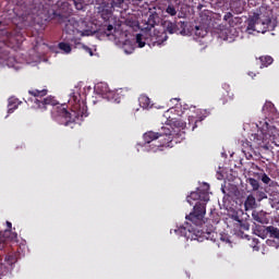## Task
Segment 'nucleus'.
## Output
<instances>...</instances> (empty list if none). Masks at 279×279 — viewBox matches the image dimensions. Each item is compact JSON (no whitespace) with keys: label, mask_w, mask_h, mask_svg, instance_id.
<instances>
[{"label":"nucleus","mask_w":279,"mask_h":279,"mask_svg":"<svg viewBox=\"0 0 279 279\" xmlns=\"http://www.w3.org/2000/svg\"><path fill=\"white\" fill-rule=\"evenodd\" d=\"M260 180L264 184H269L271 182V178H269V175H267V173H262Z\"/></svg>","instance_id":"c756f323"},{"label":"nucleus","mask_w":279,"mask_h":279,"mask_svg":"<svg viewBox=\"0 0 279 279\" xmlns=\"http://www.w3.org/2000/svg\"><path fill=\"white\" fill-rule=\"evenodd\" d=\"M207 117H210V110L208 109L198 110L197 117H193V116L189 117L187 129L194 132L196 128H199V125H202V121H204V119H206Z\"/></svg>","instance_id":"6e6552de"},{"label":"nucleus","mask_w":279,"mask_h":279,"mask_svg":"<svg viewBox=\"0 0 279 279\" xmlns=\"http://www.w3.org/2000/svg\"><path fill=\"white\" fill-rule=\"evenodd\" d=\"M138 104L141 108H144V109L151 108V99H149L146 95L140 96Z\"/></svg>","instance_id":"2eb2a0df"},{"label":"nucleus","mask_w":279,"mask_h":279,"mask_svg":"<svg viewBox=\"0 0 279 279\" xmlns=\"http://www.w3.org/2000/svg\"><path fill=\"white\" fill-rule=\"evenodd\" d=\"M262 134L275 146L279 147V129L268 124L267 122L264 123L262 126Z\"/></svg>","instance_id":"0eeeda50"},{"label":"nucleus","mask_w":279,"mask_h":279,"mask_svg":"<svg viewBox=\"0 0 279 279\" xmlns=\"http://www.w3.org/2000/svg\"><path fill=\"white\" fill-rule=\"evenodd\" d=\"M69 104L71 105V112L64 107L57 108V121L61 125L73 128L75 121H82L84 117H88V107L86 101L82 100V94L78 89L72 90Z\"/></svg>","instance_id":"f257e3e1"},{"label":"nucleus","mask_w":279,"mask_h":279,"mask_svg":"<svg viewBox=\"0 0 279 279\" xmlns=\"http://www.w3.org/2000/svg\"><path fill=\"white\" fill-rule=\"evenodd\" d=\"M232 17L233 15L230 12H228L225 14L223 21H228L230 23L232 21Z\"/></svg>","instance_id":"473e14b6"},{"label":"nucleus","mask_w":279,"mask_h":279,"mask_svg":"<svg viewBox=\"0 0 279 279\" xmlns=\"http://www.w3.org/2000/svg\"><path fill=\"white\" fill-rule=\"evenodd\" d=\"M53 19L58 21L62 25V23H65L63 31L65 34H69L70 36H77V34H81V36H84V29L82 26L84 25V22H77L74 17H68L63 14L53 13Z\"/></svg>","instance_id":"423d86ee"},{"label":"nucleus","mask_w":279,"mask_h":279,"mask_svg":"<svg viewBox=\"0 0 279 279\" xmlns=\"http://www.w3.org/2000/svg\"><path fill=\"white\" fill-rule=\"evenodd\" d=\"M125 47H128V44H124V46H123L125 53H132V51H134V47H131L130 50H128V48H125Z\"/></svg>","instance_id":"72a5a7b5"},{"label":"nucleus","mask_w":279,"mask_h":279,"mask_svg":"<svg viewBox=\"0 0 279 279\" xmlns=\"http://www.w3.org/2000/svg\"><path fill=\"white\" fill-rule=\"evenodd\" d=\"M144 142L149 145V143H154V141L160 140L159 145H155L150 151L154 154L158 151H162V147H173V131H171V126L166 124L161 126L158 132L148 131L143 135Z\"/></svg>","instance_id":"20e7f679"},{"label":"nucleus","mask_w":279,"mask_h":279,"mask_svg":"<svg viewBox=\"0 0 279 279\" xmlns=\"http://www.w3.org/2000/svg\"><path fill=\"white\" fill-rule=\"evenodd\" d=\"M0 279H2V278L0 277Z\"/></svg>","instance_id":"79ce46f5"},{"label":"nucleus","mask_w":279,"mask_h":279,"mask_svg":"<svg viewBox=\"0 0 279 279\" xmlns=\"http://www.w3.org/2000/svg\"><path fill=\"white\" fill-rule=\"evenodd\" d=\"M230 99H234V95L230 96Z\"/></svg>","instance_id":"58836bf2"},{"label":"nucleus","mask_w":279,"mask_h":279,"mask_svg":"<svg viewBox=\"0 0 279 279\" xmlns=\"http://www.w3.org/2000/svg\"><path fill=\"white\" fill-rule=\"evenodd\" d=\"M252 217H253L254 221H257V223H265V221H266L265 214H263V211H260V213L253 211Z\"/></svg>","instance_id":"f3484780"},{"label":"nucleus","mask_w":279,"mask_h":279,"mask_svg":"<svg viewBox=\"0 0 279 279\" xmlns=\"http://www.w3.org/2000/svg\"><path fill=\"white\" fill-rule=\"evenodd\" d=\"M270 197H272V199H279V192H272L271 194H270Z\"/></svg>","instance_id":"f704fd0d"},{"label":"nucleus","mask_w":279,"mask_h":279,"mask_svg":"<svg viewBox=\"0 0 279 279\" xmlns=\"http://www.w3.org/2000/svg\"><path fill=\"white\" fill-rule=\"evenodd\" d=\"M114 31V26H112V24H109L106 29H105V34L107 36H110V34H112V32Z\"/></svg>","instance_id":"2f4dec72"},{"label":"nucleus","mask_w":279,"mask_h":279,"mask_svg":"<svg viewBox=\"0 0 279 279\" xmlns=\"http://www.w3.org/2000/svg\"><path fill=\"white\" fill-rule=\"evenodd\" d=\"M175 234L184 236L187 241H198V243H204V241H213L217 243V239H220L222 243H230V239L226 234H218L215 231H204L199 229V226L193 227L189 222L185 226H181L179 229L174 230Z\"/></svg>","instance_id":"7ed1b4c3"},{"label":"nucleus","mask_w":279,"mask_h":279,"mask_svg":"<svg viewBox=\"0 0 279 279\" xmlns=\"http://www.w3.org/2000/svg\"><path fill=\"white\" fill-rule=\"evenodd\" d=\"M247 29L265 34L266 32H274L276 29V21L269 16L262 14H254L248 19Z\"/></svg>","instance_id":"39448f33"},{"label":"nucleus","mask_w":279,"mask_h":279,"mask_svg":"<svg viewBox=\"0 0 279 279\" xmlns=\"http://www.w3.org/2000/svg\"><path fill=\"white\" fill-rule=\"evenodd\" d=\"M0 25H1V21H0Z\"/></svg>","instance_id":"a19ab883"},{"label":"nucleus","mask_w":279,"mask_h":279,"mask_svg":"<svg viewBox=\"0 0 279 279\" xmlns=\"http://www.w3.org/2000/svg\"><path fill=\"white\" fill-rule=\"evenodd\" d=\"M78 45L82 47V49H84V51H86V53H88L89 56H93V49L84 44H80Z\"/></svg>","instance_id":"7c9ffc66"},{"label":"nucleus","mask_w":279,"mask_h":279,"mask_svg":"<svg viewBox=\"0 0 279 279\" xmlns=\"http://www.w3.org/2000/svg\"><path fill=\"white\" fill-rule=\"evenodd\" d=\"M166 32H168V34H178V26L175 23L172 22H168L166 24Z\"/></svg>","instance_id":"6ab92c4d"},{"label":"nucleus","mask_w":279,"mask_h":279,"mask_svg":"<svg viewBox=\"0 0 279 279\" xmlns=\"http://www.w3.org/2000/svg\"><path fill=\"white\" fill-rule=\"evenodd\" d=\"M248 75H254V73L251 72V73H248Z\"/></svg>","instance_id":"ea45409f"},{"label":"nucleus","mask_w":279,"mask_h":279,"mask_svg":"<svg viewBox=\"0 0 279 279\" xmlns=\"http://www.w3.org/2000/svg\"><path fill=\"white\" fill-rule=\"evenodd\" d=\"M7 228L4 231H0V243L8 244L10 241H14L17 234L12 232V222L7 221Z\"/></svg>","instance_id":"1a4fd4ad"},{"label":"nucleus","mask_w":279,"mask_h":279,"mask_svg":"<svg viewBox=\"0 0 279 279\" xmlns=\"http://www.w3.org/2000/svg\"><path fill=\"white\" fill-rule=\"evenodd\" d=\"M59 49H61V51H64V53H71V45L66 43H59Z\"/></svg>","instance_id":"b1692460"},{"label":"nucleus","mask_w":279,"mask_h":279,"mask_svg":"<svg viewBox=\"0 0 279 279\" xmlns=\"http://www.w3.org/2000/svg\"><path fill=\"white\" fill-rule=\"evenodd\" d=\"M117 3H123V0H116Z\"/></svg>","instance_id":"c9c22d12"},{"label":"nucleus","mask_w":279,"mask_h":279,"mask_svg":"<svg viewBox=\"0 0 279 279\" xmlns=\"http://www.w3.org/2000/svg\"><path fill=\"white\" fill-rule=\"evenodd\" d=\"M258 243H259L258 239H253L252 244H250L251 247H253V252H258L260 250V246H258Z\"/></svg>","instance_id":"bb28decb"},{"label":"nucleus","mask_w":279,"mask_h":279,"mask_svg":"<svg viewBox=\"0 0 279 279\" xmlns=\"http://www.w3.org/2000/svg\"><path fill=\"white\" fill-rule=\"evenodd\" d=\"M166 13L169 14V16H175V14H178V10H175L173 4H168L166 8Z\"/></svg>","instance_id":"5701e85b"},{"label":"nucleus","mask_w":279,"mask_h":279,"mask_svg":"<svg viewBox=\"0 0 279 279\" xmlns=\"http://www.w3.org/2000/svg\"><path fill=\"white\" fill-rule=\"evenodd\" d=\"M259 69H265V66L274 64V58H271V56H262L259 57Z\"/></svg>","instance_id":"ddd939ff"},{"label":"nucleus","mask_w":279,"mask_h":279,"mask_svg":"<svg viewBox=\"0 0 279 279\" xmlns=\"http://www.w3.org/2000/svg\"><path fill=\"white\" fill-rule=\"evenodd\" d=\"M247 184H250V186L252 187V191H258L260 189V183L258 182V180L254 179V178H248L246 180Z\"/></svg>","instance_id":"a211bd4d"},{"label":"nucleus","mask_w":279,"mask_h":279,"mask_svg":"<svg viewBox=\"0 0 279 279\" xmlns=\"http://www.w3.org/2000/svg\"><path fill=\"white\" fill-rule=\"evenodd\" d=\"M165 40H167V33H165V31L158 32L155 38V43H158L160 45V43H165Z\"/></svg>","instance_id":"aec40b11"},{"label":"nucleus","mask_w":279,"mask_h":279,"mask_svg":"<svg viewBox=\"0 0 279 279\" xmlns=\"http://www.w3.org/2000/svg\"><path fill=\"white\" fill-rule=\"evenodd\" d=\"M5 260L9 265H14V263H16V255L14 254H8L5 256Z\"/></svg>","instance_id":"393cba45"},{"label":"nucleus","mask_w":279,"mask_h":279,"mask_svg":"<svg viewBox=\"0 0 279 279\" xmlns=\"http://www.w3.org/2000/svg\"><path fill=\"white\" fill-rule=\"evenodd\" d=\"M266 234H268V236L270 239H277L279 241V229L274 227V226H269L266 227Z\"/></svg>","instance_id":"4468645a"},{"label":"nucleus","mask_w":279,"mask_h":279,"mask_svg":"<svg viewBox=\"0 0 279 279\" xmlns=\"http://www.w3.org/2000/svg\"><path fill=\"white\" fill-rule=\"evenodd\" d=\"M238 12L241 14V12H243V9H238Z\"/></svg>","instance_id":"e433bc0d"},{"label":"nucleus","mask_w":279,"mask_h":279,"mask_svg":"<svg viewBox=\"0 0 279 279\" xmlns=\"http://www.w3.org/2000/svg\"><path fill=\"white\" fill-rule=\"evenodd\" d=\"M16 108H19L17 105H14V102L12 100H9V109H8V113L12 114V112H14V110H16Z\"/></svg>","instance_id":"c85d7f7f"},{"label":"nucleus","mask_w":279,"mask_h":279,"mask_svg":"<svg viewBox=\"0 0 279 279\" xmlns=\"http://www.w3.org/2000/svg\"><path fill=\"white\" fill-rule=\"evenodd\" d=\"M208 32L206 29H201L199 26H196L195 35L199 36L201 38H204Z\"/></svg>","instance_id":"a878e982"},{"label":"nucleus","mask_w":279,"mask_h":279,"mask_svg":"<svg viewBox=\"0 0 279 279\" xmlns=\"http://www.w3.org/2000/svg\"><path fill=\"white\" fill-rule=\"evenodd\" d=\"M47 93H49V90L47 89H31L28 90V95H31L32 97H47Z\"/></svg>","instance_id":"dca6fc26"},{"label":"nucleus","mask_w":279,"mask_h":279,"mask_svg":"<svg viewBox=\"0 0 279 279\" xmlns=\"http://www.w3.org/2000/svg\"><path fill=\"white\" fill-rule=\"evenodd\" d=\"M187 204L193 206V202H196L193 211L190 213L185 217L187 221H191L195 227L202 226L204 223V217L206 216V204L210 202V195L208 194V190H197L196 192H192L186 197Z\"/></svg>","instance_id":"f03ea898"},{"label":"nucleus","mask_w":279,"mask_h":279,"mask_svg":"<svg viewBox=\"0 0 279 279\" xmlns=\"http://www.w3.org/2000/svg\"><path fill=\"white\" fill-rule=\"evenodd\" d=\"M136 43L140 49H143V47H145V41H143V36L141 34L136 35Z\"/></svg>","instance_id":"cd10ccee"},{"label":"nucleus","mask_w":279,"mask_h":279,"mask_svg":"<svg viewBox=\"0 0 279 279\" xmlns=\"http://www.w3.org/2000/svg\"><path fill=\"white\" fill-rule=\"evenodd\" d=\"M150 148L148 149V151H154V150H151V149H154V147H151V146H149Z\"/></svg>","instance_id":"4c0bfd02"},{"label":"nucleus","mask_w":279,"mask_h":279,"mask_svg":"<svg viewBox=\"0 0 279 279\" xmlns=\"http://www.w3.org/2000/svg\"><path fill=\"white\" fill-rule=\"evenodd\" d=\"M244 208L245 210H254L256 208V196L253 194H250L245 202H244Z\"/></svg>","instance_id":"f8f14e48"},{"label":"nucleus","mask_w":279,"mask_h":279,"mask_svg":"<svg viewBox=\"0 0 279 279\" xmlns=\"http://www.w3.org/2000/svg\"><path fill=\"white\" fill-rule=\"evenodd\" d=\"M161 19H160V15H158V13H151L147 21H146V27L145 29H148V31H151L154 29V27H156V25H160L161 23Z\"/></svg>","instance_id":"9b49d317"},{"label":"nucleus","mask_w":279,"mask_h":279,"mask_svg":"<svg viewBox=\"0 0 279 279\" xmlns=\"http://www.w3.org/2000/svg\"><path fill=\"white\" fill-rule=\"evenodd\" d=\"M177 24V29H178V34H184L186 32V22H178Z\"/></svg>","instance_id":"412c9836"},{"label":"nucleus","mask_w":279,"mask_h":279,"mask_svg":"<svg viewBox=\"0 0 279 279\" xmlns=\"http://www.w3.org/2000/svg\"><path fill=\"white\" fill-rule=\"evenodd\" d=\"M35 104H36L38 110H41V112H45V110H47V106H57L58 101L56 100V98L53 96H48V97L44 98L43 100L36 98Z\"/></svg>","instance_id":"9d476101"},{"label":"nucleus","mask_w":279,"mask_h":279,"mask_svg":"<svg viewBox=\"0 0 279 279\" xmlns=\"http://www.w3.org/2000/svg\"><path fill=\"white\" fill-rule=\"evenodd\" d=\"M255 196L257 202H263V199H267V193L260 190L255 191Z\"/></svg>","instance_id":"4be33fe9"}]
</instances>
